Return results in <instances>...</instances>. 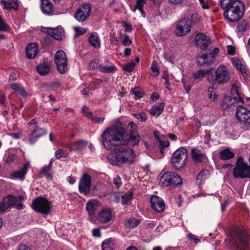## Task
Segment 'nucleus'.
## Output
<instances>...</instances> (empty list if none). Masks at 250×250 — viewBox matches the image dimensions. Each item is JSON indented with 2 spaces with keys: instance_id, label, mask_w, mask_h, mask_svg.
Instances as JSON below:
<instances>
[{
  "instance_id": "obj_1",
  "label": "nucleus",
  "mask_w": 250,
  "mask_h": 250,
  "mask_svg": "<svg viewBox=\"0 0 250 250\" xmlns=\"http://www.w3.org/2000/svg\"><path fill=\"white\" fill-rule=\"evenodd\" d=\"M130 127V135L122 128L115 126H111L107 128L102 135L103 145L107 150L114 149L115 146L119 145H137L140 140L137 132V125L133 122L129 123Z\"/></svg>"
},
{
  "instance_id": "obj_2",
  "label": "nucleus",
  "mask_w": 250,
  "mask_h": 250,
  "mask_svg": "<svg viewBox=\"0 0 250 250\" xmlns=\"http://www.w3.org/2000/svg\"><path fill=\"white\" fill-rule=\"evenodd\" d=\"M220 5L224 9V16L229 21H238L243 15L244 5L242 1H220Z\"/></svg>"
},
{
  "instance_id": "obj_3",
  "label": "nucleus",
  "mask_w": 250,
  "mask_h": 250,
  "mask_svg": "<svg viewBox=\"0 0 250 250\" xmlns=\"http://www.w3.org/2000/svg\"><path fill=\"white\" fill-rule=\"evenodd\" d=\"M123 144L115 146V154L112 164L120 166L122 164L130 165L134 162L135 154L133 149Z\"/></svg>"
},
{
  "instance_id": "obj_4",
  "label": "nucleus",
  "mask_w": 250,
  "mask_h": 250,
  "mask_svg": "<svg viewBox=\"0 0 250 250\" xmlns=\"http://www.w3.org/2000/svg\"><path fill=\"white\" fill-rule=\"evenodd\" d=\"M230 79V76L227 67L224 65H220L215 71L214 76L208 75L207 80L215 84H222L227 83Z\"/></svg>"
},
{
  "instance_id": "obj_5",
  "label": "nucleus",
  "mask_w": 250,
  "mask_h": 250,
  "mask_svg": "<svg viewBox=\"0 0 250 250\" xmlns=\"http://www.w3.org/2000/svg\"><path fill=\"white\" fill-rule=\"evenodd\" d=\"M187 159V149L184 147H181L173 153L170 163L174 169L181 170L186 166Z\"/></svg>"
},
{
  "instance_id": "obj_6",
  "label": "nucleus",
  "mask_w": 250,
  "mask_h": 250,
  "mask_svg": "<svg viewBox=\"0 0 250 250\" xmlns=\"http://www.w3.org/2000/svg\"><path fill=\"white\" fill-rule=\"evenodd\" d=\"M232 175L234 178H250V166L245 162L242 157L240 156L237 158L232 170Z\"/></svg>"
},
{
  "instance_id": "obj_7",
  "label": "nucleus",
  "mask_w": 250,
  "mask_h": 250,
  "mask_svg": "<svg viewBox=\"0 0 250 250\" xmlns=\"http://www.w3.org/2000/svg\"><path fill=\"white\" fill-rule=\"evenodd\" d=\"M25 198V194L19 195L17 197L11 195H8L3 199L0 204V212H3L12 207H14L19 209H22L23 206L22 201L24 200Z\"/></svg>"
},
{
  "instance_id": "obj_8",
  "label": "nucleus",
  "mask_w": 250,
  "mask_h": 250,
  "mask_svg": "<svg viewBox=\"0 0 250 250\" xmlns=\"http://www.w3.org/2000/svg\"><path fill=\"white\" fill-rule=\"evenodd\" d=\"M161 174L160 183L163 186H181L183 184L182 178L174 172H165L164 169Z\"/></svg>"
},
{
  "instance_id": "obj_9",
  "label": "nucleus",
  "mask_w": 250,
  "mask_h": 250,
  "mask_svg": "<svg viewBox=\"0 0 250 250\" xmlns=\"http://www.w3.org/2000/svg\"><path fill=\"white\" fill-rule=\"evenodd\" d=\"M247 235L246 230L238 229L234 232L230 241L237 248L244 250L246 247Z\"/></svg>"
},
{
  "instance_id": "obj_10",
  "label": "nucleus",
  "mask_w": 250,
  "mask_h": 250,
  "mask_svg": "<svg viewBox=\"0 0 250 250\" xmlns=\"http://www.w3.org/2000/svg\"><path fill=\"white\" fill-rule=\"evenodd\" d=\"M54 62L60 73L63 74L66 73L68 67V61L64 51L59 50L56 52L54 56Z\"/></svg>"
},
{
  "instance_id": "obj_11",
  "label": "nucleus",
  "mask_w": 250,
  "mask_h": 250,
  "mask_svg": "<svg viewBox=\"0 0 250 250\" xmlns=\"http://www.w3.org/2000/svg\"><path fill=\"white\" fill-rule=\"evenodd\" d=\"M51 207V203L44 198H37L33 202V209L43 214L50 213Z\"/></svg>"
},
{
  "instance_id": "obj_12",
  "label": "nucleus",
  "mask_w": 250,
  "mask_h": 250,
  "mask_svg": "<svg viewBox=\"0 0 250 250\" xmlns=\"http://www.w3.org/2000/svg\"><path fill=\"white\" fill-rule=\"evenodd\" d=\"M239 84L235 83L231 85L230 96L226 97L225 98L224 103L227 104V106H229L234 104L235 103H244V101L241 97H240L238 88Z\"/></svg>"
},
{
  "instance_id": "obj_13",
  "label": "nucleus",
  "mask_w": 250,
  "mask_h": 250,
  "mask_svg": "<svg viewBox=\"0 0 250 250\" xmlns=\"http://www.w3.org/2000/svg\"><path fill=\"white\" fill-rule=\"evenodd\" d=\"M91 11V6L88 3L82 4L76 11L74 18L79 22L85 21L89 17Z\"/></svg>"
},
{
  "instance_id": "obj_14",
  "label": "nucleus",
  "mask_w": 250,
  "mask_h": 250,
  "mask_svg": "<svg viewBox=\"0 0 250 250\" xmlns=\"http://www.w3.org/2000/svg\"><path fill=\"white\" fill-rule=\"evenodd\" d=\"M91 186V177L87 173L84 174L81 178L79 184V190L85 195L90 193Z\"/></svg>"
},
{
  "instance_id": "obj_15",
  "label": "nucleus",
  "mask_w": 250,
  "mask_h": 250,
  "mask_svg": "<svg viewBox=\"0 0 250 250\" xmlns=\"http://www.w3.org/2000/svg\"><path fill=\"white\" fill-rule=\"evenodd\" d=\"M194 42L197 47L203 50H206L211 44L209 37L202 33L196 34L194 38Z\"/></svg>"
},
{
  "instance_id": "obj_16",
  "label": "nucleus",
  "mask_w": 250,
  "mask_h": 250,
  "mask_svg": "<svg viewBox=\"0 0 250 250\" xmlns=\"http://www.w3.org/2000/svg\"><path fill=\"white\" fill-rule=\"evenodd\" d=\"M191 30L190 24L186 19L180 20L176 27L175 33L178 36H184L187 35Z\"/></svg>"
},
{
  "instance_id": "obj_17",
  "label": "nucleus",
  "mask_w": 250,
  "mask_h": 250,
  "mask_svg": "<svg viewBox=\"0 0 250 250\" xmlns=\"http://www.w3.org/2000/svg\"><path fill=\"white\" fill-rule=\"evenodd\" d=\"M41 30L47 35L52 36L57 40H61L64 36V31L61 26L56 28L42 27Z\"/></svg>"
},
{
  "instance_id": "obj_18",
  "label": "nucleus",
  "mask_w": 250,
  "mask_h": 250,
  "mask_svg": "<svg viewBox=\"0 0 250 250\" xmlns=\"http://www.w3.org/2000/svg\"><path fill=\"white\" fill-rule=\"evenodd\" d=\"M150 204L152 208L157 212H162L165 208V204L164 200L157 195L151 196Z\"/></svg>"
},
{
  "instance_id": "obj_19",
  "label": "nucleus",
  "mask_w": 250,
  "mask_h": 250,
  "mask_svg": "<svg viewBox=\"0 0 250 250\" xmlns=\"http://www.w3.org/2000/svg\"><path fill=\"white\" fill-rule=\"evenodd\" d=\"M113 216V212L110 209L106 208L99 212L97 216V220L101 223H107L111 220Z\"/></svg>"
},
{
  "instance_id": "obj_20",
  "label": "nucleus",
  "mask_w": 250,
  "mask_h": 250,
  "mask_svg": "<svg viewBox=\"0 0 250 250\" xmlns=\"http://www.w3.org/2000/svg\"><path fill=\"white\" fill-rule=\"evenodd\" d=\"M191 155L193 162L196 164H202L208 160L206 154L197 148L191 149Z\"/></svg>"
},
{
  "instance_id": "obj_21",
  "label": "nucleus",
  "mask_w": 250,
  "mask_h": 250,
  "mask_svg": "<svg viewBox=\"0 0 250 250\" xmlns=\"http://www.w3.org/2000/svg\"><path fill=\"white\" fill-rule=\"evenodd\" d=\"M46 133L47 131L45 129L36 126L29 137L30 143L32 144H34L40 137L46 134Z\"/></svg>"
},
{
  "instance_id": "obj_22",
  "label": "nucleus",
  "mask_w": 250,
  "mask_h": 250,
  "mask_svg": "<svg viewBox=\"0 0 250 250\" xmlns=\"http://www.w3.org/2000/svg\"><path fill=\"white\" fill-rule=\"evenodd\" d=\"M99 206L100 202L95 199L90 200L87 202L86 210L91 219H93L95 217V211Z\"/></svg>"
},
{
  "instance_id": "obj_23",
  "label": "nucleus",
  "mask_w": 250,
  "mask_h": 250,
  "mask_svg": "<svg viewBox=\"0 0 250 250\" xmlns=\"http://www.w3.org/2000/svg\"><path fill=\"white\" fill-rule=\"evenodd\" d=\"M154 135L155 138L159 142L161 152L162 154H163V149L168 147L169 145V141L166 137L163 134H160L158 131H155Z\"/></svg>"
},
{
  "instance_id": "obj_24",
  "label": "nucleus",
  "mask_w": 250,
  "mask_h": 250,
  "mask_svg": "<svg viewBox=\"0 0 250 250\" xmlns=\"http://www.w3.org/2000/svg\"><path fill=\"white\" fill-rule=\"evenodd\" d=\"M215 57L212 54H206L198 56L197 58V63L199 65L203 64H210L212 63Z\"/></svg>"
},
{
  "instance_id": "obj_25",
  "label": "nucleus",
  "mask_w": 250,
  "mask_h": 250,
  "mask_svg": "<svg viewBox=\"0 0 250 250\" xmlns=\"http://www.w3.org/2000/svg\"><path fill=\"white\" fill-rule=\"evenodd\" d=\"M88 41L91 46L95 48H99L101 46V40L97 32H93L88 38Z\"/></svg>"
},
{
  "instance_id": "obj_26",
  "label": "nucleus",
  "mask_w": 250,
  "mask_h": 250,
  "mask_svg": "<svg viewBox=\"0 0 250 250\" xmlns=\"http://www.w3.org/2000/svg\"><path fill=\"white\" fill-rule=\"evenodd\" d=\"M29 167V164L28 163H25L21 169L13 172L11 174V176L14 178L23 180L24 178V176Z\"/></svg>"
},
{
  "instance_id": "obj_27",
  "label": "nucleus",
  "mask_w": 250,
  "mask_h": 250,
  "mask_svg": "<svg viewBox=\"0 0 250 250\" xmlns=\"http://www.w3.org/2000/svg\"><path fill=\"white\" fill-rule=\"evenodd\" d=\"M40 7L42 12L46 15H50L54 10V6L50 1H41Z\"/></svg>"
},
{
  "instance_id": "obj_28",
  "label": "nucleus",
  "mask_w": 250,
  "mask_h": 250,
  "mask_svg": "<svg viewBox=\"0 0 250 250\" xmlns=\"http://www.w3.org/2000/svg\"><path fill=\"white\" fill-rule=\"evenodd\" d=\"M38 53V48L36 43L29 44L26 49V54L28 59L34 58Z\"/></svg>"
},
{
  "instance_id": "obj_29",
  "label": "nucleus",
  "mask_w": 250,
  "mask_h": 250,
  "mask_svg": "<svg viewBox=\"0 0 250 250\" xmlns=\"http://www.w3.org/2000/svg\"><path fill=\"white\" fill-rule=\"evenodd\" d=\"M0 4L3 9L7 10H16L19 6L18 1H0Z\"/></svg>"
},
{
  "instance_id": "obj_30",
  "label": "nucleus",
  "mask_w": 250,
  "mask_h": 250,
  "mask_svg": "<svg viewBox=\"0 0 250 250\" xmlns=\"http://www.w3.org/2000/svg\"><path fill=\"white\" fill-rule=\"evenodd\" d=\"M37 71L42 76L47 75L50 71V65L47 62H43L37 66Z\"/></svg>"
},
{
  "instance_id": "obj_31",
  "label": "nucleus",
  "mask_w": 250,
  "mask_h": 250,
  "mask_svg": "<svg viewBox=\"0 0 250 250\" xmlns=\"http://www.w3.org/2000/svg\"><path fill=\"white\" fill-rule=\"evenodd\" d=\"M236 119H242L243 116H247L249 119L250 118V110L243 106L239 105L236 108Z\"/></svg>"
},
{
  "instance_id": "obj_32",
  "label": "nucleus",
  "mask_w": 250,
  "mask_h": 250,
  "mask_svg": "<svg viewBox=\"0 0 250 250\" xmlns=\"http://www.w3.org/2000/svg\"><path fill=\"white\" fill-rule=\"evenodd\" d=\"M211 69H200L192 73V76L195 80H201L206 76L210 75Z\"/></svg>"
},
{
  "instance_id": "obj_33",
  "label": "nucleus",
  "mask_w": 250,
  "mask_h": 250,
  "mask_svg": "<svg viewBox=\"0 0 250 250\" xmlns=\"http://www.w3.org/2000/svg\"><path fill=\"white\" fill-rule=\"evenodd\" d=\"M219 157L222 160H228L233 158L234 154L229 148H226L221 151Z\"/></svg>"
},
{
  "instance_id": "obj_34",
  "label": "nucleus",
  "mask_w": 250,
  "mask_h": 250,
  "mask_svg": "<svg viewBox=\"0 0 250 250\" xmlns=\"http://www.w3.org/2000/svg\"><path fill=\"white\" fill-rule=\"evenodd\" d=\"M103 250H113L115 248V242L114 239L110 238L102 243Z\"/></svg>"
},
{
  "instance_id": "obj_35",
  "label": "nucleus",
  "mask_w": 250,
  "mask_h": 250,
  "mask_svg": "<svg viewBox=\"0 0 250 250\" xmlns=\"http://www.w3.org/2000/svg\"><path fill=\"white\" fill-rule=\"evenodd\" d=\"M164 104L161 103L153 105L150 109L149 112L153 116H159L164 110Z\"/></svg>"
},
{
  "instance_id": "obj_36",
  "label": "nucleus",
  "mask_w": 250,
  "mask_h": 250,
  "mask_svg": "<svg viewBox=\"0 0 250 250\" xmlns=\"http://www.w3.org/2000/svg\"><path fill=\"white\" fill-rule=\"evenodd\" d=\"M10 87L12 90L16 91L21 96L23 97L27 96V92L25 89L17 83H12Z\"/></svg>"
},
{
  "instance_id": "obj_37",
  "label": "nucleus",
  "mask_w": 250,
  "mask_h": 250,
  "mask_svg": "<svg viewBox=\"0 0 250 250\" xmlns=\"http://www.w3.org/2000/svg\"><path fill=\"white\" fill-rule=\"evenodd\" d=\"M10 87L12 90L16 91L21 96L23 97L27 96V92L25 89L17 83H12Z\"/></svg>"
},
{
  "instance_id": "obj_38",
  "label": "nucleus",
  "mask_w": 250,
  "mask_h": 250,
  "mask_svg": "<svg viewBox=\"0 0 250 250\" xmlns=\"http://www.w3.org/2000/svg\"><path fill=\"white\" fill-rule=\"evenodd\" d=\"M10 87L12 90L16 91L21 96L23 97L27 96V92L25 89L17 83H12Z\"/></svg>"
},
{
  "instance_id": "obj_39",
  "label": "nucleus",
  "mask_w": 250,
  "mask_h": 250,
  "mask_svg": "<svg viewBox=\"0 0 250 250\" xmlns=\"http://www.w3.org/2000/svg\"><path fill=\"white\" fill-rule=\"evenodd\" d=\"M233 65L235 66L242 74L243 77L246 78L247 74L245 71V67L241 61L237 59H234L232 61Z\"/></svg>"
},
{
  "instance_id": "obj_40",
  "label": "nucleus",
  "mask_w": 250,
  "mask_h": 250,
  "mask_svg": "<svg viewBox=\"0 0 250 250\" xmlns=\"http://www.w3.org/2000/svg\"><path fill=\"white\" fill-rule=\"evenodd\" d=\"M98 69L101 72L109 73H114L117 70V68L113 64L110 65H99L98 66Z\"/></svg>"
},
{
  "instance_id": "obj_41",
  "label": "nucleus",
  "mask_w": 250,
  "mask_h": 250,
  "mask_svg": "<svg viewBox=\"0 0 250 250\" xmlns=\"http://www.w3.org/2000/svg\"><path fill=\"white\" fill-rule=\"evenodd\" d=\"M208 175L209 172L208 170H202L197 176L196 181L197 184L198 185L201 184L206 179L208 178Z\"/></svg>"
},
{
  "instance_id": "obj_42",
  "label": "nucleus",
  "mask_w": 250,
  "mask_h": 250,
  "mask_svg": "<svg viewBox=\"0 0 250 250\" xmlns=\"http://www.w3.org/2000/svg\"><path fill=\"white\" fill-rule=\"evenodd\" d=\"M51 168L52 167L48 165L44 166L40 172V174L45 176L47 179L51 180L52 174L50 172Z\"/></svg>"
},
{
  "instance_id": "obj_43",
  "label": "nucleus",
  "mask_w": 250,
  "mask_h": 250,
  "mask_svg": "<svg viewBox=\"0 0 250 250\" xmlns=\"http://www.w3.org/2000/svg\"><path fill=\"white\" fill-rule=\"evenodd\" d=\"M208 98L212 102L217 101L218 99V94L214 90L213 86L209 87L208 89Z\"/></svg>"
},
{
  "instance_id": "obj_44",
  "label": "nucleus",
  "mask_w": 250,
  "mask_h": 250,
  "mask_svg": "<svg viewBox=\"0 0 250 250\" xmlns=\"http://www.w3.org/2000/svg\"><path fill=\"white\" fill-rule=\"evenodd\" d=\"M145 3V1H137L136 5L134 7L130 6V8L134 12L137 9H138L142 15L145 17V11L143 10V5Z\"/></svg>"
},
{
  "instance_id": "obj_45",
  "label": "nucleus",
  "mask_w": 250,
  "mask_h": 250,
  "mask_svg": "<svg viewBox=\"0 0 250 250\" xmlns=\"http://www.w3.org/2000/svg\"><path fill=\"white\" fill-rule=\"evenodd\" d=\"M85 146V142L83 141H79L72 143L70 149L74 150H78L82 149Z\"/></svg>"
},
{
  "instance_id": "obj_46",
  "label": "nucleus",
  "mask_w": 250,
  "mask_h": 250,
  "mask_svg": "<svg viewBox=\"0 0 250 250\" xmlns=\"http://www.w3.org/2000/svg\"><path fill=\"white\" fill-rule=\"evenodd\" d=\"M130 94L134 96V99L138 100L142 98L144 95V93L139 88H132L130 91Z\"/></svg>"
},
{
  "instance_id": "obj_47",
  "label": "nucleus",
  "mask_w": 250,
  "mask_h": 250,
  "mask_svg": "<svg viewBox=\"0 0 250 250\" xmlns=\"http://www.w3.org/2000/svg\"><path fill=\"white\" fill-rule=\"evenodd\" d=\"M123 200L122 203L123 205H128L132 198V193L131 192L128 191L123 196Z\"/></svg>"
},
{
  "instance_id": "obj_48",
  "label": "nucleus",
  "mask_w": 250,
  "mask_h": 250,
  "mask_svg": "<svg viewBox=\"0 0 250 250\" xmlns=\"http://www.w3.org/2000/svg\"><path fill=\"white\" fill-rule=\"evenodd\" d=\"M140 223V221L135 218H130L127 220L125 223V225L130 228H133L137 226Z\"/></svg>"
},
{
  "instance_id": "obj_49",
  "label": "nucleus",
  "mask_w": 250,
  "mask_h": 250,
  "mask_svg": "<svg viewBox=\"0 0 250 250\" xmlns=\"http://www.w3.org/2000/svg\"><path fill=\"white\" fill-rule=\"evenodd\" d=\"M133 115L137 119L143 122L146 121L147 119V115L145 112L134 113Z\"/></svg>"
},
{
  "instance_id": "obj_50",
  "label": "nucleus",
  "mask_w": 250,
  "mask_h": 250,
  "mask_svg": "<svg viewBox=\"0 0 250 250\" xmlns=\"http://www.w3.org/2000/svg\"><path fill=\"white\" fill-rule=\"evenodd\" d=\"M248 26L247 22L242 21L237 26V30L238 32H243L247 30Z\"/></svg>"
},
{
  "instance_id": "obj_51",
  "label": "nucleus",
  "mask_w": 250,
  "mask_h": 250,
  "mask_svg": "<svg viewBox=\"0 0 250 250\" xmlns=\"http://www.w3.org/2000/svg\"><path fill=\"white\" fill-rule=\"evenodd\" d=\"M151 70L152 72V75L154 77H156L159 74V70L158 67L156 64L155 61H153L151 66Z\"/></svg>"
},
{
  "instance_id": "obj_52",
  "label": "nucleus",
  "mask_w": 250,
  "mask_h": 250,
  "mask_svg": "<svg viewBox=\"0 0 250 250\" xmlns=\"http://www.w3.org/2000/svg\"><path fill=\"white\" fill-rule=\"evenodd\" d=\"M73 29L76 32V37L84 34L87 32V29L80 27H74Z\"/></svg>"
},
{
  "instance_id": "obj_53",
  "label": "nucleus",
  "mask_w": 250,
  "mask_h": 250,
  "mask_svg": "<svg viewBox=\"0 0 250 250\" xmlns=\"http://www.w3.org/2000/svg\"><path fill=\"white\" fill-rule=\"evenodd\" d=\"M135 63L134 62H131L126 64L123 68V70L126 72L130 73L133 71Z\"/></svg>"
},
{
  "instance_id": "obj_54",
  "label": "nucleus",
  "mask_w": 250,
  "mask_h": 250,
  "mask_svg": "<svg viewBox=\"0 0 250 250\" xmlns=\"http://www.w3.org/2000/svg\"><path fill=\"white\" fill-rule=\"evenodd\" d=\"M122 43L125 46H128L131 44L132 42L127 35H124L122 37Z\"/></svg>"
},
{
  "instance_id": "obj_55",
  "label": "nucleus",
  "mask_w": 250,
  "mask_h": 250,
  "mask_svg": "<svg viewBox=\"0 0 250 250\" xmlns=\"http://www.w3.org/2000/svg\"><path fill=\"white\" fill-rule=\"evenodd\" d=\"M55 155L56 158L59 159L62 157H65L66 153L63 149H58L55 152Z\"/></svg>"
},
{
  "instance_id": "obj_56",
  "label": "nucleus",
  "mask_w": 250,
  "mask_h": 250,
  "mask_svg": "<svg viewBox=\"0 0 250 250\" xmlns=\"http://www.w3.org/2000/svg\"><path fill=\"white\" fill-rule=\"evenodd\" d=\"M98 62L97 60H94L90 62L89 63L88 65V69L89 70H93L95 68H98Z\"/></svg>"
},
{
  "instance_id": "obj_57",
  "label": "nucleus",
  "mask_w": 250,
  "mask_h": 250,
  "mask_svg": "<svg viewBox=\"0 0 250 250\" xmlns=\"http://www.w3.org/2000/svg\"><path fill=\"white\" fill-rule=\"evenodd\" d=\"M9 29V26L3 21L0 16V31H6Z\"/></svg>"
},
{
  "instance_id": "obj_58",
  "label": "nucleus",
  "mask_w": 250,
  "mask_h": 250,
  "mask_svg": "<svg viewBox=\"0 0 250 250\" xmlns=\"http://www.w3.org/2000/svg\"><path fill=\"white\" fill-rule=\"evenodd\" d=\"M82 112L87 117L89 118H92V113L89 110L88 107L84 105L83 106Z\"/></svg>"
},
{
  "instance_id": "obj_59",
  "label": "nucleus",
  "mask_w": 250,
  "mask_h": 250,
  "mask_svg": "<svg viewBox=\"0 0 250 250\" xmlns=\"http://www.w3.org/2000/svg\"><path fill=\"white\" fill-rule=\"evenodd\" d=\"M47 87L50 88H57L60 85V83L59 81H57L52 83H47Z\"/></svg>"
},
{
  "instance_id": "obj_60",
  "label": "nucleus",
  "mask_w": 250,
  "mask_h": 250,
  "mask_svg": "<svg viewBox=\"0 0 250 250\" xmlns=\"http://www.w3.org/2000/svg\"><path fill=\"white\" fill-rule=\"evenodd\" d=\"M90 118L93 121L97 124L103 123L104 120V117H93L92 116V118Z\"/></svg>"
},
{
  "instance_id": "obj_61",
  "label": "nucleus",
  "mask_w": 250,
  "mask_h": 250,
  "mask_svg": "<svg viewBox=\"0 0 250 250\" xmlns=\"http://www.w3.org/2000/svg\"><path fill=\"white\" fill-rule=\"evenodd\" d=\"M113 183L115 185L117 186V187H120L122 184L120 177L117 176L115 178H114L113 179Z\"/></svg>"
},
{
  "instance_id": "obj_62",
  "label": "nucleus",
  "mask_w": 250,
  "mask_h": 250,
  "mask_svg": "<svg viewBox=\"0 0 250 250\" xmlns=\"http://www.w3.org/2000/svg\"><path fill=\"white\" fill-rule=\"evenodd\" d=\"M190 20L194 23H198L199 21V17L197 14H192L191 16Z\"/></svg>"
},
{
  "instance_id": "obj_63",
  "label": "nucleus",
  "mask_w": 250,
  "mask_h": 250,
  "mask_svg": "<svg viewBox=\"0 0 250 250\" xmlns=\"http://www.w3.org/2000/svg\"><path fill=\"white\" fill-rule=\"evenodd\" d=\"M92 235L95 237H101V230L99 228H96L92 230Z\"/></svg>"
},
{
  "instance_id": "obj_64",
  "label": "nucleus",
  "mask_w": 250,
  "mask_h": 250,
  "mask_svg": "<svg viewBox=\"0 0 250 250\" xmlns=\"http://www.w3.org/2000/svg\"><path fill=\"white\" fill-rule=\"evenodd\" d=\"M200 5L204 9H208L209 8L210 4L208 1H200Z\"/></svg>"
}]
</instances>
